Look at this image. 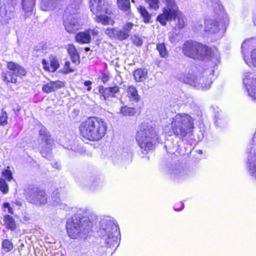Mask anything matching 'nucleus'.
<instances>
[{"instance_id":"79ce46f5","label":"nucleus","mask_w":256,"mask_h":256,"mask_svg":"<svg viewBox=\"0 0 256 256\" xmlns=\"http://www.w3.org/2000/svg\"><path fill=\"white\" fill-rule=\"evenodd\" d=\"M132 40L134 44L137 46H140L142 44V41L140 38L138 36H134L132 38Z\"/></svg>"},{"instance_id":"ddd939ff","label":"nucleus","mask_w":256,"mask_h":256,"mask_svg":"<svg viewBox=\"0 0 256 256\" xmlns=\"http://www.w3.org/2000/svg\"><path fill=\"white\" fill-rule=\"evenodd\" d=\"M243 82L249 96L256 100V78L252 74L246 72L244 74Z\"/></svg>"},{"instance_id":"aec40b11","label":"nucleus","mask_w":256,"mask_h":256,"mask_svg":"<svg viewBox=\"0 0 256 256\" xmlns=\"http://www.w3.org/2000/svg\"><path fill=\"white\" fill-rule=\"evenodd\" d=\"M76 41L80 44H88L91 41V36L87 30L79 32L75 36Z\"/></svg>"},{"instance_id":"20e7f679","label":"nucleus","mask_w":256,"mask_h":256,"mask_svg":"<svg viewBox=\"0 0 256 256\" xmlns=\"http://www.w3.org/2000/svg\"><path fill=\"white\" fill-rule=\"evenodd\" d=\"M158 140V132L150 126L142 124L136 133V140L143 153L152 150Z\"/></svg>"},{"instance_id":"0eeeda50","label":"nucleus","mask_w":256,"mask_h":256,"mask_svg":"<svg viewBox=\"0 0 256 256\" xmlns=\"http://www.w3.org/2000/svg\"><path fill=\"white\" fill-rule=\"evenodd\" d=\"M166 6L162 8V13L159 14L156 20L162 26H166L167 22L177 18L176 26L178 29L185 26L184 18L180 14L178 6L174 0H164Z\"/></svg>"},{"instance_id":"6e6d98bb","label":"nucleus","mask_w":256,"mask_h":256,"mask_svg":"<svg viewBox=\"0 0 256 256\" xmlns=\"http://www.w3.org/2000/svg\"><path fill=\"white\" fill-rule=\"evenodd\" d=\"M175 210H176V211H177V212H179V210H179L180 209L176 208V209H175Z\"/></svg>"},{"instance_id":"7c9ffc66","label":"nucleus","mask_w":256,"mask_h":256,"mask_svg":"<svg viewBox=\"0 0 256 256\" xmlns=\"http://www.w3.org/2000/svg\"><path fill=\"white\" fill-rule=\"evenodd\" d=\"M120 113L124 116H133L135 114V110L134 108L124 106L122 107Z\"/></svg>"},{"instance_id":"ea45409f","label":"nucleus","mask_w":256,"mask_h":256,"mask_svg":"<svg viewBox=\"0 0 256 256\" xmlns=\"http://www.w3.org/2000/svg\"><path fill=\"white\" fill-rule=\"evenodd\" d=\"M169 40L171 43H176L178 42L177 35L173 32H170L168 34Z\"/></svg>"},{"instance_id":"7ed1b4c3","label":"nucleus","mask_w":256,"mask_h":256,"mask_svg":"<svg viewBox=\"0 0 256 256\" xmlns=\"http://www.w3.org/2000/svg\"><path fill=\"white\" fill-rule=\"evenodd\" d=\"M100 232L102 234L106 246L116 248L120 237L119 228L114 220L106 217L100 220Z\"/></svg>"},{"instance_id":"473e14b6","label":"nucleus","mask_w":256,"mask_h":256,"mask_svg":"<svg viewBox=\"0 0 256 256\" xmlns=\"http://www.w3.org/2000/svg\"><path fill=\"white\" fill-rule=\"evenodd\" d=\"M42 145L46 146L44 147V148L41 151L42 156L44 157H45V156H46V155H45L46 152H47L51 150V148H52L51 140L49 138H46L44 141V144H42Z\"/></svg>"},{"instance_id":"6e6552de","label":"nucleus","mask_w":256,"mask_h":256,"mask_svg":"<svg viewBox=\"0 0 256 256\" xmlns=\"http://www.w3.org/2000/svg\"><path fill=\"white\" fill-rule=\"evenodd\" d=\"M72 4L66 9L64 20V28L68 33H74L83 25L80 17L76 12L82 0H70Z\"/></svg>"},{"instance_id":"b1692460","label":"nucleus","mask_w":256,"mask_h":256,"mask_svg":"<svg viewBox=\"0 0 256 256\" xmlns=\"http://www.w3.org/2000/svg\"><path fill=\"white\" fill-rule=\"evenodd\" d=\"M127 96L131 100L135 102L139 100L140 96L138 94V91L136 87L133 86H128L126 90Z\"/></svg>"},{"instance_id":"3c124183","label":"nucleus","mask_w":256,"mask_h":256,"mask_svg":"<svg viewBox=\"0 0 256 256\" xmlns=\"http://www.w3.org/2000/svg\"><path fill=\"white\" fill-rule=\"evenodd\" d=\"M202 28V24H200V26H198V28H197L198 30H201Z\"/></svg>"},{"instance_id":"6ab92c4d","label":"nucleus","mask_w":256,"mask_h":256,"mask_svg":"<svg viewBox=\"0 0 256 256\" xmlns=\"http://www.w3.org/2000/svg\"><path fill=\"white\" fill-rule=\"evenodd\" d=\"M43 68L48 72H54L59 67V63L56 58L52 57L50 60V66H48V64L45 60H42V62Z\"/></svg>"},{"instance_id":"864d4df0","label":"nucleus","mask_w":256,"mask_h":256,"mask_svg":"<svg viewBox=\"0 0 256 256\" xmlns=\"http://www.w3.org/2000/svg\"><path fill=\"white\" fill-rule=\"evenodd\" d=\"M86 51L88 52V51H89L90 50V48H86V49H85Z\"/></svg>"},{"instance_id":"a878e982","label":"nucleus","mask_w":256,"mask_h":256,"mask_svg":"<svg viewBox=\"0 0 256 256\" xmlns=\"http://www.w3.org/2000/svg\"><path fill=\"white\" fill-rule=\"evenodd\" d=\"M138 10L142 17L144 22L148 23L150 20L151 16L146 8L143 6H140L138 8Z\"/></svg>"},{"instance_id":"f3484780","label":"nucleus","mask_w":256,"mask_h":256,"mask_svg":"<svg viewBox=\"0 0 256 256\" xmlns=\"http://www.w3.org/2000/svg\"><path fill=\"white\" fill-rule=\"evenodd\" d=\"M64 86L63 82L58 80L56 82H50L42 86V91L46 93H50L54 92L58 88H60Z\"/></svg>"},{"instance_id":"a18cd8bd","label":"nucleus","mask_w":256,"mask_h":256,"mask_svg":"<svg viewBox=\"0 0 256 256\" xmlns=\"http://www.w3.org/2000/svg\"><path fill=\"white\" fill-rule=\"evenodd\" d=\"M58 193L56 192H54L52 194V198L53 199V196H56V198H55V200H54L53 202L54 204H55L56 206V204H58L59 202V198L58 197H57V194Z\"/></svg>"},{"instance_id":"4d7b16f0","label":"nucleus","mask_w":256,"mask_h":256,"mask_svg":"<svg viewBox=\"0 0 256 256\" xmlns=\"http://www.w3.org/2000/svg\"><path fill=\"white\" fill-rule=\"evenodd\" d=\"M200 153H202V150H200Z\"/></svg>"},{"instance_id":"423d86ee","label":"nucleus","mask_w":256,"mask_h":256,"mask_svg":"<svg viewBox=\"0 0 256 256\" xmlns=\"http://www.w3.org/2000/svg\"><path fill=\"white\" fill-rule=\"evenodd\" d=\"M182 52L186 56L193 58L216 59L218 54L216 49L212 50L199 43L192 42H186L182 46Z\"/></svg>"},{"instance_id":"f257e3e1","label":"nucleus","mask_w":256,"mask_h":256,"mask_svg":"<svg viewBox=\"0 0 256 256\" xmlns=\"http://www.w3.org/2000/svg\"><path fill=\"white\" fill-rule=\"evenodd\" d=\"M194 128V119L189 114L178 113L172 118L170 124L163 128L164 132L168 136L174 134L182 138Z\"/></svg>"},{"instance_id":"393cba45","label":"nucleus","mask_w":256,"mask_h":256,"mask_svg":"<svg viewBox=\"0 0 256 256\" xmlns=\"http://www.w3.org/2000/svg\"><path fill=\"white\" fill-rule=\"evenodd\" d=\"M0 17L6 20L14 17L12 10H6V7L1 8L0 9Z\"/></svg>"},{"instance_id":"4468645a","label":"nucleus","mask_w":256,"mask_h":256,"mask_svg":"<svg viewBox=\"0 0 256 256\" xmlns=\"http://www.w3.org/2000/svg\"><path fill=\"white\" fill-rule=\"evenodd\" d=\"M28 200L30 203L40 206L47 202V196L44 190L36 188L30 192Z\"/></svg>"},{"instance_id":"c756f323","label":"nucleus","mask_w":256,"mask_h":256,"mask_svg":"<svg viewBox=\"0 0 256 256\" xmlns=\"http://www.w3.org/2000/svg\"><path fill=\"white\" fill-rule=\"evenodd\" d=\"M156 49L159 52L161 57L165 58L168 56V52L164 43L158 44L156 45Z\"/></svg>"},{"instance_id":"f8f14e48","label":"nucleus","mask_w":256,"mask_h":256,"mask_svg":"<svg viewBox=\"0 0 256 256\" xmlns=\"http://www.w3.org/2000/svg\"><path fill=\"white\" fill-rule=\"evenodd\" d=\"M252 142L254 144L248 149V159L250 172L252 176L256 178V133Z\"/></svg>"},{"instance_id":"8fccbe9b","label":"nucleus","mask_w":256,"mask_h":256,"mask_svg":"<svg viewBox=\"0 0 256 256\" xmlns=\"http://www.w3.org/2000/svg\"><path fill=\"white\" fill-rule=\"evenodd\" d=\"M4 208H10V204L8 202H5L4 204Z\"/></svg>"},{"instance_id":"dca6fc26","label":"nucleus","mask_w":256,"mask_h":256,"mask_svg":"<svg viewBox=\"0 0 256 256\" xmlns=\"http://www.w3.org/2000/svg\"><path fill=\"white\" fill-rule=\"evenodd\" d=\"M220 25L218 22L212 18L205 20L204 30L210 34H214L219 30Z\"/></svg>"},{"instance_id":"412c9836","label":"nucleus","mask_w":256,"mask_h":256,"mask_svg":"<svg viewBox=\"0 0 256 256\" xmlns=\"http://www.w3.org/2000/svg\"><path fill=\"white\" fill-rule=\"evenodd\" d=\"M66 49L72 62L76 64H80V56L74 45L72 44L68 45Z\"/></svg>"},{"instance_id":"5701e85b","label":"nucleus","mask_w":256,"mask_h":256,"mask_svg":"<svg viewBox=\"0 0 256 256\" xmlns=\"http://www.w3.org/2000/svg\"><path fill=\"white\" fill-rule=\"evenodd\" d=\"M147 76L148 72L145 69L139 68L134 72V80L138 82L144 80L147 78Z\"/></svg>"},{"instance_id":"de8ad7c7","label":"nucleus","mask_w":256,"mask_h":256,"mask_svg":"<svg viewBox=\"0 0 256 256\" xmlns=\"http://www.w3.org/2000/svg\"><path fill=\"white\" fill-rule=\"evenodd\" d=\"M248 40H245L242 44V53L243 54H244V48L245 46H247V44H248Z\"/></svg>"},{"instance_id":"4be33fe9","label":"nucleus","mask_w":256,"mask_h":256,"mask_svg":"<svg viewBox=\"0 0 256 256\" xmlns=\"http://www.w3.org/2000/svg\"><path fill=\"white\" fill-rule=\"evenodd\" d=\"M36 0H22V7L25 12V15L28 16L31 14L34 6Z\"/></svg>"},{"instance_id":"c9c22d12","label":"nucleus","mask_w":256,"mask_h":256,"mask_svg":"<svg viewBox=\"0 0 256 256\" xmlns=\"http://www.w3.org/2000/svg\"><path fill=\"white\" fill-rule=\"evenodd\" d=\"M0 190L4 194H6L8 192V186L5 180L0 178Z\"/></svg>"},{"instance_id":"a19ab883","label":"nucleus","mask_w":256,"mask_h":256,"mask_svg":"<svg viewBox=\"0 0 256 256\" xmlns=\"http://www.w3.org/2000/svg\"><path fill=\"white\" fill-rule=\"evenodd\" d=\"M64 69L65 72L68 74L73 72L74 71V70L72 68H70V62L68 61H66L65 62Z\"/></svg>"},{"instance_id":"2eb2a0df","label":"nucleus","mask_w":256,"mask_h":256,"mask_svg":"<svg viewBox=\"0 0 256 256\" xmlns=\"http://www.w3.org/2000/svg\"><path fill=\"white\" fill-rule=\"evenodd\" d=\"M98 93L106 100L109 97L114 96V95L119 92V88L117 86L112 87L104 88L103 86H99L97 88Z\"/></svg>"},{"instance_id":"9b49d317","label":"nucleus","mask_w":256,"mask_h":256,"mask_svg":"<svg viewBox=\"0 0 256 256\" xmlns=\"http://www.w3.org/2000/svg\"><path fill=\"white\" fill-rule=\"evenodd\" d=\"M180 78L184 82L202 90L210 88L212 84L210 80L204 77L198 78L190 74H186Z\"/></svg>"},{"instance_id":"1a4fd4ad","label":"nucleus","mask_w":256,"mask_h":256,"mask_svg":"<svg viewBox=\"0 0 256 256\" xmlns=\"http://www.w3.org/2000/svg\"><path fill=\"white\" fill-rule=\"evenodd\" d=\"M92 12L96 15L95 20L103 25H114V21L110 15L108 4L105 0H90Z\"/></svg>"},{"instance_id":"bb28decb","label":"nucleus","mask_w":256,"mask_h":256,"mask_svg":"<svg viewBox=\"0 0 256 256\" xmlns=\"http://www.w3.org/2000/svg\"><path fill=\"white\" fill-rule=\"evenodd\" d=\"M4 221L5 222V224L8 228L12 230H14L16 229V226L15 222L11 216L9 215L5 216L4 217Z\"/></svg>"},{"instance_id":"c03bdc74","label":"nucleus","mask_w":256,"mask_h":256,"mask_svg":"<svg viewBox=\"0 0 256 256\" xmlns=\"http://www.w3.org/2000/svg\"><path fill=\"white\" fill-rule=\"evenodd\" d=\"M87 32L90 36V34H92L93 36H95L98 35V32L96 28L89 29L87 30Z\"/></svg>"},{"instance_id":"5fc2aeb1","label":"nucleus","mask_w":256,"mask_h":256,"mask_svg":"<svg viewBox=\"0 0 256 256\" xmlns=\"http://www.w3.org/2000/svg\"><path fill=\"white\" fill-rule=\"evenodd\" d=\"M8 210H9V212H10L12 214H13V213H12V209H8Z\"/></svg>"},{"instance_id":"2f4dec72","label":"nucleus","mask_w":256,"mask_h":256,"mask_svg":"<svg viewBox=\"0 0 256 256\" xmlns=\"http://www.w3.org/2000/svg\"><path fill=\"white\" fill-rule=\"evenodd\" d=\"M105 34L110 38L118 39V28H107L105 30Z\"/></svg>"},{"instance_id":"c85d7f7f","label":"nucleus","mask_w":256,"mask_h":256,"mask_svg":"<svg viewBox=\"0 0 256 256\" xmlns=\"http://www.w3.org/2000/svg\"><path fill=\"white\" fill-rule=\"evenodd\" d=\"M118 7L124 11H128L130 9L129 0H118Z\"/></svg>"},{"instance_id":"09e8293b","label":"nucleus","mask_w":256,"mask_h":256,"mask_svg":"<svg viewBox=\"0 0 256 256\" xmlns=\"http://www.w3.org/2000/svg\"><path fill=\"white\" fill-rule=\"evenodd\" d=\"M15 205H13V206H22V202L20 200H16L15 202Z\"/></svg>"},{"instance_id":"f704fd0d","label":"nucleus","mask_w":256,"mask_h":256,"mask_svg":"<svg viewBox=\"0 0 256 256\" xmlns=\"http://www.w3.org/2000/svg\"><path fill=\"white\" fill-rule=\"evenodd\" d=\"M146 2L148 4L150 8L154 10L159 8V0H146Z\"/></svg>"},{"instance_id":"58836bf2","label":"nucleus","mask_w":256,"mask_h":256,"mask_svg":"<svg viewBox=\"0 0 256 256\" xmlns=\"http://www.w3.org/2000/svg\"><path fill=\"white\" fill-rule=\"evenodd\" d=\"M128 38V34L126 33L124 29L120 30L118 28V39L120 40H124Z\"/></svg>"},{"instance_id":"37998d69","label":"nucleus","mask_w":256,"mask_h":256,"mask_svg":"<svg viewBox=\"0 0 256 256\" xmlns=\"http://www.w3.org/2000/svg\"><path fill=\"white\" fill-rule=\"evenodd\" d=\"M251 60L252 64L256 67V49L252 52Z\"/></svg>"},{"instance_id":"a211bd4d","label":"nucleus","mask_w":256,"mask_h":256,"mask_svg":"<svg viewBox=\"0 0 256 256\" xmlns=\"http://www.w3.org/2000/svg\"><path fill=\"white\" fill-rule=\"evenodd\" d=\"M60 0H42L40 8L44 11L54 10Z\"/></svg>"},{"instance_id":"49530a36","label":"nucleus","mask_w":256,"mask_h":256,"mask_svg":"<svg viewBox=\"0 0 256 256\" xmlns=\"http://www.w3.org/2000/svg\"><path fill=\"white\" fill-rule=\"evenodd\" d=\"M92 82L90 80H86V81H85L84 82V85L86 86H88V91H90L91 90L90 86L92 85Z\"/></svg>"},{"instance_id":"72a5a7b5","label":"nucleus","mask_w":256,"mask_h":256,"mask_svg":"<svg viewBox=\"0 0 256 256\" xmlns=\"http://www.w3.org/2000/svg\"><path fill=\"white\" fill-rule=\"evenodd\" d=\"M136 26L134 24L130 22H128L124 25L122 28L124 29L126 33L128 34V36H130V34L132 30H133L134 26Z\"/></svg>"},{"instance_id":"4c0bfd02","label":"nucleus","mask_w":256,"mask_h":256,"mask_svg":"<svg viewBox=\"0 0 256 256\" xmlns=\"http://www.w3.org/2000/svg\"><path fill=\"white\" fill-rule=\"evenodd\" d=\"M8 116L6 112L2 111L0 114V126H4L7 124Z\"/></svg>"},{"instance_id":"9d476101","label":"nucleus","mask_w":256,"mask_h":256,"mask_svg":"<svg viewBox=\"0 0 256 256\" xmlns=\"http://www.w3.org/2000/svg\"><path fill=\"white\" fill-rule=\"evenodd\" d=\"M6 68L8 70L2 74V80L6 84H16L17 82V77L22 78L26 75L24 68L16 62H8Z\"/></svg>"},{"instance_id":"cd10ccee","label":"nucleus","mask_w":256,"mask_h":256,"mask_svg":"<svg viewBox=\"0 0 256 256\" xmlns=\"http://www.w3.org/2000/svg\"><path fill=\"white\" fill-rule=\"evenodd\" d=\"M2 247L6 252L11 251L14 248L12 242L8 239H5L2 242Z\"/></svg>"},{"instance_id":"39448f33","label":"nucleus","mask_w":256,"mask_h":256,"mask_svg":"<svg viewBox=\"0 0 256 256\" xmlns=\"http://www.w3.org/2000/svg\"><path fill=\"white\" fill-rule=\"evenodd\" d=\"M92 224L87 218L74 216L66 221L68 234L72 238H85L92 229Z\"/></svg>"},{"instance_id":"f03ea898","label":"nucleus","mask_w":256,"mask_h":256,"mask_svg":"<svg viewBox=\"0 0 256 256\" xmlns=\"http://www.w3.org/2000/svg\"><path fill=\"white\" fill-rule=\"evenodd\" d=\"M107 124L102 118L91 116L82 122L79 126L82 136L90 141H98L106 134Z\"/></svg>"},{"instance_id":"603ef678","label":"nucleus","mask_w":256,"mask_h":256,"mask_svg":"<svg viewBox=\"0 0 256 256\" xmlns=\"http://www.w3.org/2000/svg\"><path fill=\"white\" fill-rule=\"evenodd\" d=\"M244 60L248 64L250 65L249 63L248 62L247 60L246 59V58L244 56Z\"/></svg>"},{"instance_id":"e433bc0d","label":"nucleus","mask_w":256,"mask_h":256,"mask_svg":"<svg viewBox=\"0 0 256 256\" xmlns=\"http://www.w3.org/2000/svg\"><path fill=\"white\" fill-rule=\"evenodd\" d=\"M2 176L8 180L10 181L12 179V172L10 170V167L4 170L2 172Z\"/></svg>"}]
</instances>
